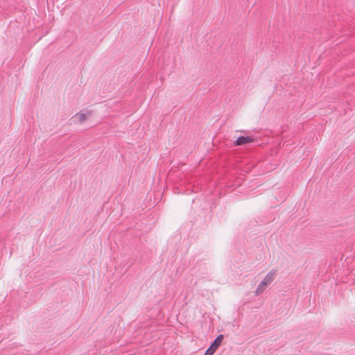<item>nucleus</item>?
<instances>
[{
	"instance_id": "obj_1",
	"label": "nucleus",
	"mask_w": 355,
	"mask_h": 355,
	"mask_svg": "<svg viewBox=\"0 0 355 355\" xmlns=\"http://www.w3.org/2000/svg\"><path fill=\"white\" fill-rule=\"evenodd\" d=\"M276 270H271L263 278V279L259 283L258 287L255 291V295H258L263 293L266 286L270 284L275 279Z\"/></svg>"
},
{
	"instance_id": "obj_2",
	"label": "nucleus",
	"mask_w": 355,
	"mask_h": 355,
	"mask_svg": "<svg viewBox=\"0 0 355 355\" xmlns=\"http://www.w3.org/2000/svg\"><path fill=\"white\" fill-rule=\"evenodd\" d=\"M89 115H91V111H87L86 113L80 111L76 113L72 119H73V122L76 123H83L86 121Z\"/></svg>"
},
{
	"instance_id": "obj_3",
	"label": "nucleus",
	"mask_w": 355,
	"mask_h": 355,
	"mask_svg": "<svg viewBox=\"0 0 355 355\" xmlns=\"http://www.w3.org/2000/svg\"><path fill=\"white\" fill-rule=\"evenodd\" d=\"M254 139L250 136H240L235 141V146H242L250 142H253Z\"/></svg>"
},
{
	"instance_id": "obj_4",
	"label": "nucleus",
	"mask_w": 355,
	"mask_h": 355,
	"mask_svg": "<svg viewBox=\"0 0 355 355\" xmlns=\"http://www.w3.org/2000/svg\"><path fill=\"white\" fill-rule=\"evenodd\" d=\"M223 339V335L222 334H220L218 335L216 339L214 340V341L213 342V343L211 345V346L212 347H214V349H215L216 350V349L218 347V346L220 345L222 340Z\"/></svg>"
},
{
	"instance_id": "obj_5",
	"label": "nucleus",
	"mask_w": 355,
	"mask_h": 355,
	"mask_svg": "<svg viewBox=\"0 0 355 355\" xmlns=\"http://www.w3.org/2000/svg\"><path fill=\"white\" fill-rule=\"evenodd\" d=\"M216 349L210 346L204 353V355H212L215 352Z\"/></svg>"
}]
</instances>
